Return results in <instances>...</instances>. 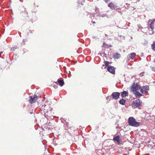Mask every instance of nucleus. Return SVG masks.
<instances>
[{"label": "nucleus", "mask_w": 155, "mask_h": 155, "mask_svg": "<svg viewBox=\"0 0 155 155\" xmlns=\"http://www.w3.org/2000/svg\"><path fill=\"white\" fill-rule=\"evenodd\" d=\"M41 108L44 109L45 117L46 118L50 117L51 114L52 108L46 105L42 106Z\"/></svg>", "instance_id": "f257e3e1"}, {"label": "nucleus", "mask_w": 155, "mask_h": 155, "mask_svg": "<svg viewBox=\"0 0 155 155\" xmlns=\"http://www.w3.org/2000/svg\"><path fill=\"white\" fill-rule=\"evenodd\" d=\"M128 123L129 125L134 127H137L140 125V122H137L135 119L132 117H129L128 119Z\"/></svg>", "instance_id": "f03ea898"}, {"label": "nucleus", "mask_w": 155, "mask_h": 155, "mask_svg": "<svg viewBox=\"0 0 155 155\" xmlns=\"http://www.w3.org/2000/svg\"><path fill=\"white\" fill-rule=\"evenodd\" d=\"M141 103L142 102L140 101V100L138 99L134 101L132 104V107L133 108L135 109L140 106Z\"/></svg>", "instance_id": "7ed1b4c3"}, {"label": "nucleus", "mask_w": 155, "mask_h": 155, "mask_svg": "<svg viewBox=\"0 0 155 155\" xmlns=\"http://www.w3.org/2000/svg\"><path fill=\"white\" fill-rule=\"evenodd\" d=\"M155 20L153 19V20L149 19L148 21V26H149L150 28L151 29L152 31L151 33H150V34H153L154 33V31L153 30L154 28V24Z\"/></svg>", "instance_id": "20e7f679"}, {"label": "nucleus", "mask_w": 155, "mask_h": 155, "mask_svg": "<svg viewBox=\"0 0 155 155\" xmlns=\"http://www.w3.org/2000/svg\"><path fill=\"white\" fill-rule=\"evenodd\" d=\"M38 99V97L37 95L35 94L33 96H30L29 97V102L32 104L35 103Z\"/></svg>", "instance_id": "39448f33"}, {"label": "nucleus", "mask_w": 155, "mask_h": 155, "mask_svg": "<svg viewBox=\"0 0 155 155\" xmlns=\"http://www.w3.org/2000/svg\"><path fill=\"white\" fill-rule=\"evenodd\" d=\"M120 138L119 136H115L114 137L113 140L116 141L118 145H120L122 144V140L120 139Z\"/></svg>", "instance_id": "423d86ee"}, {"label": "nucleus", "mask_w": 155, "mask_h": 155, "mask_svg": "<svg viewBox=\"0 0 155 155\" xmlns=\"http://www.w3.org/2000/svg\"><path fill=\"white\" fill-rule=\"evenodd\" d=\"M140 88V87L139 86L138 84H134L131 86V90L132 91H136Z\"/></svg>", "instance_id": "0eeeda50"}, {"label": "nucleus", "mask_w": 155, "mask_h": 155, "mask_svg": "<svg viewBox=\"0 0 155 155\" xmlns=\"http://www.w3.org/2000/svg\"><path fill=\"white\" fill-rule=\"evenodd\" d=\"M149 90V86L148 85H146L143 87L140 90V92L143 94L146 93Z\"/></svg>", "instance_id": "6e6552de"}, {"label": "nucleus", "mask_w": 155, "mask_h": 155, "mask_svg": "<svg viewBox=\"0 0 155 155\" xmlns=\"http://www.w3.org/2000/svg\"><path fill=\"white\" fill-rule=\"evenodd\" d=\"M120 95V94L119 92H114L112 93L111 96L113 99L115 100H117L119 98Z\"/></svg>", "instance_id": "1a4fd4ad"}, {"label": "nucleus", "mask_w": 155, "mask_h": 155, "mask_svg": "<svg viewBox=\"0 0 155 155\" xmlns=\"http://www.w3.org/2000/svg\"><path fill=\"white\" fill-rule=\"evenodd\" d=\"M107 70L108 71L113 74H114L115 73V68L113 66L110 65L108 66Z\"/></svg>", "instance_id": "9d476101"}, {"label": "nucleus", "mask_w": 155, "mask_h": 155, "mask_svg": "<svg viewBox=\"0 0 155 155\" xmlns=\"http://www.w3.org/2000/svg\"><path fill=\"white\" fill-rule=\"evenodd\" d=\"M136 56V53H132L129 54H128L127 58V61H129L130 59L132 60L133 59L134 57Z\"/></svg>", "instance_id": "9b49d317"}, {"label": "nucleus", "mask_w": 155, "mask_h": 155, "mask_svg": "<svg viewBox=\"0 0 155 155\" xmlns=\"http://www.w3.org/2000/svg\"><path fill=\"white\" fill-rule=\"evenodd\" d=\"M108 6L112 10L114 9L117 7L116 5H114V3L112 2H110L109 3L108 5Z\"/></svg>", "instance_id": "f8f14e48"}, {"label": "nucleus", "mask_w": 155, "mask_h": 155, "mask_svg": "<svg viewBox=\"0 0 155 155\" xmlns=\"http://www.w3.org/2000/svg\"><path fill=\"white\" fill-rule=\"evenodd\" d=\"M120 57V54L117 53H114L113 55V58L114 59H118Z\"/></svg>", "instance_id": "ddd939ff"}, {"label": "nucleus", "mask_w": 155, "mask_h": 155, "mask_svg": "<svg viewBox=\"0 0 155 155\" xmlns=\"http://www.w3.org/2000/svg\"><path fill=\"white\" fill-rule=\"evenodd\" d=\"M128 95L127 92L124 91L121 93V96L122 97H125Z\"/></svg>", "instance_id": "4468645a"}, {"label": "nucleus", "mask_w": 155, "mask_h": 155, "mask_svg": "<svg viewBox=\"0 0 155 155\" xmlns=\"http://www.w3.org/2000/svg\"><path fill=\"white\" fill-rule=\"evenodd\" d=\"M134 94L137 97H139L143 96V95L138 91H136L134 93Z\"/></svg>", "instance_id": "2eb2a0df"}, {"label": "nucleus", "mask_w": 155, "mask_h": 155, "mask_svg": "<svg viewBox=\"0 0 155 155\" xmlns=\"http://www.w3.org/2000/svg\"><path fill=\"white\" fill-rule=\"evenodd\" d=\"M59 85L61 86H62L64 84V82L63 80L58 79L57 81Z\"/></svg>", "instance_id": "dca6fc26"}, {"label": "nucleus", "mask_w": 155, "mask_h": 155, "mask_svg": "<svg viewBox=\"0 0 155 155\" xmlns=\"http://www.w3.org/2000/svg\"><path fill=\"white\" fill-rule=\"evenodd\" d=\"M126 101L123 99H120L119 101V103L122 105H124Z\"/></svg>", "instance_id": "f3484780"}, {"label": "nucleus", "mask_w": 155, "mask_h": 155, "mask_svg": "<svg viewBox=\"0 0 155 155\" xmlns=\"http://www.w3.org/2000/svg\"><path fill=\"white\" fill-rule=\"evenodd\" d=\"M151 48L153 51H155V43H154L152 45Z\"/></svg>", "instance_id": "a211bd4d"}, {"label": "nucleus", "mask_w": 155, "mask_h": 155, "mask_svg": "<svg viewBox=\"0 0 155 155\" xmlns=\"http://www.w3.org/2000/svg\"><path fill=\"white\" fill-rule=\"evenodd\" d=\"M150 68L152 71L155 72V66H151Z\"/></svg>", "instance_id": "6ab92c4d"}, {"label": "nucleus", "mask_w": 155, "mask_h": 155, "mask_svg": "<svg viewBox=\"0 0 155 155\" xmlns=\"http://www.w3.org/2000/svg\"><path fill=\"white\" fill-rule=\"evenodd\" d=\"M101 55L102 56L107 57V54H105L104 53H101Z\"/></svg>", "instance_id": "aec40b11"}, {"label": "nucleus", "mask_w": 155, "mask_h": 155, "mask_svg": "<svg viewBox=\"0 0 155 155\" xmlns=\"http://www.w3.org/2000/svg\"><path fill=\"white\" fill-rule=\"evenodd\" d=\"M105 65L106 66H108L109 64V62L108 61H105L104 62Z\"/></svg>", "instance_id": "412c9836"}, {"label": "nucleus", "mask_w": 155, "mask_h": 155, "mask_svg": "<svg viewBox=\"0 0 155 155\" xmlns=\"http://www.w3.org/2000/svg\"><path fill=\"white\" fill-rule=\"evenodd\" d=\"M137 26H138V28H140V29H142V28H143V27L140 25H137Z\"/></svg>", "instance_id": "4be33fe9"}, {"label": "nucleus", "mask_w": 155, "mask_h": 155, "mask_svg": "<svg viewBox=\"0 0 155 155\" xmlns=\"http://www.w3.org/2000/svg\"><path fill=\"white\" fill-rule=\"evenodd\" d=\"M104 1L106 3H107L109 2L110 0H104Z\"/></svg>", "instance_id": "5701e85b"}, {"label": "nucleus", "mask_w": 155, "mask_h": 155, "mask_svg": "<svg viewBox=\"0 0 155 155\" xmlns=\"http://www.w3.org/2000/svg\"><path fill=\"white\" fill-rule=\"evenodd\" d=\"M140 76L142 77L143 76V72H142L140 73Z\"/></svg>", "instance_id": "b1692460"}, {"label": "nucleus", "mask_w": 155, "mask_h": 155, "mask_svg": "<svg viewBox=\"0 0 155 155\" xmlns=\"http://www.w3.org/2000/svg\"><path fill=\"white\" fill-rule=\"evenodd\" d=\"M126 5H127V6H129V5H130V4H127H127H126Z\"/></svg>", "instance_id": "393cba45"}, {"label": "nucleus", "mask_w": 155, "mask_h": 155, "mask_svg": "<svg viewBox=\"0 0 155 155\" xmlns=\"http://www.w3.org/2000/svg\"><path fill=\"white\" fill-rule=\"evenodd\" d=\"M92 22L93 23V24H95V22H94L93 21H92Z\"/></svg>", "instance_id": "a878e982"}, {"label": "nucleus", "mask_w": 155, "mask_h": 155, "mask_svg": "<svg viewBox=\"0 0 155 155\" xmlns=\"http://www.w3.org/2000/svg\"><path fill=\"white\" fill-rule=\"evenodd\" d=\"M138 2H139L140 0H137Z\"/></svg>", "instance_id": "bb28decb"}, {"label": "nucleus", "mask_w": 155, "mask_h": 155, "mask_svg": "<svg viewBox=\"0 0 155 155\" xmlns=\"http://www.w3.org/2000/svg\"><path fill=\"white\" fill-rule=\"evenodd\" d=\"M154 62H155V60H154Z\"/></svg>", "instance_id": "cd10ccee"}]
</instances>
